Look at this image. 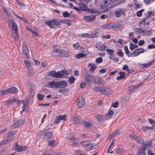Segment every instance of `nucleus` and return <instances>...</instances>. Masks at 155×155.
I'll return each instance as SVG.
<instances>
[{
	"instance_id": "338daca9",
	"label": "nucleus",
	"mask_w": 155,
	"mask_h": 155,
	"mask_svg": "<svg viewBox=\"0 0 155 155\" xmlns=\"http://www.w3.org/2000/svg\"><path fill=\"white\" fill-rule=\"evenodd\" d=\"M138 47L137 45H134L133 44H131L130 45V48H136Z\"/></svg>"
},
{
	"instance_id": "f257e3e1",
	"label": "nucleus",
	"mask_w": 155,
	"mask_h": 155,
	"mask_svg": "<svg viewBox=\"0 0 155 155\" xmlns=\"http://www.w3.org/2000/svg\"><path fill=\"white\" fill-rule=\"evenodd\" d=\"M54 51L52 52V55L55 56H58L62 55L64 57L68 56L69 55V53H67L65 51L63 50H59V49H54Z\"/></svg>"
},
{
	"instance_id": "6ab92c4d",
	"label": "nucleus",
	"mask_w": 155,
	"mask_h": 155,
	"mask_svg": "<svg viewBox=\"0 0 155 155\" xmlns=\"http://www.w3.org/2000/svg\"><path fill=\"white\" fill-rule=\"evenodd\" d=\"M85 81L86 83L87 84L91 85L90 78H91V75L88 74L85 75Z\"/></svg>"
},
{
	"instance_id": "b1692460",
	"label": "nucleus",
	"mask_w": 155,
	"mask_h": 155,
	"mask_svg": "<svg viewBox=\"0 0 155 155\" xmlns=\"http://www.w3.org/2000/svg\"><path fill=\"white\" fill-rule=\"evenodd\" d=\"M23 54L26 58H28L29 57L30 52L28 49H23Z\"/></svg>"
},
{
	"instance_id": "20e7f679",
	"label": "nucleus",
	"mask_w": 155,
	"mask_h": 155,
	"mask_svg": "<svg viewBox=\"0 0 155 155\" xmlns=\"http://www.w3.org/2000/svg\"><path fill=\"white\" fill-rule=\"evenodd\" d=\"M125 10L121 8H117L114 11L115 16L119 18L120 17L121 15L125 16Z\"/></svg>"
},
{
	"instance_id": "2f4dec72",
	"label": "nucleus",
	"mask_w": 155,
	"mask_h": 155,
	"mask_svg": "<svg viewBox=\"0 0 155 155\" xmlns=\"http://www.w3.org/2000/svg\"><path fill=\"white\" fill-rule=\"evenodd\" d=\"M134 31L135 32H137L138 33H141L145 32V31L139 28H136L134 29Z\"/></svg>"
},
{
	"instance_id": "c85d7f7f",
	"label": "nucleus",
	"mask_w": 155,
	"mask_h": 155,
	"mask_svg": "<svg viewBox=\"0 0 155 155\" xmlns=\"http://www.w3.org/2000/svg\"><path fill=\"white\" fill-rule=\"evenodd\" d=\"M120 25L119 24L117 23H112V28H113L114 29H116L119 28Z\"/></svg>"
},
{
	"instance_id": "49530a36",
	"label": "nucleus",
	"mask_w": 155,
	"mask_h": 155,
	"mask_svg": "<svg viewBox=\"0 0 155 155\" xmlns=\"http://www.w3.org/2000/svg\"><path fill=\"white\" fill-rule=\"evenodd\" d=\"M103 61V58L101 57H99L96 59V62L97 64L102 63Z\"/></svg>"
},
{
	"instance_id": "052dcab7",
	"label": "nucleus",
	"mask_w": 155,
	"mask_h": 155,
	"mask_svg": "<svg viewBox=\"0 0 155 155\" xmlns=\"http://www.w3.org/2000/svg\"><path fill=\"white\" fill-rule=\"evenodd\" d=\"M124 50H125L126 54H128V57L131 56L132 54L131 53V51L130 52L128 50V49H124Z\"/></svg>"
},
{
	"instance_id": "9b49d317",
	"label": "nucleus",
	"mask_w": 155,
	"mask_h": 155,
	"mask_svg": "<svg viewBox=\"0 0 155 155\" xmlns=\"http://www.w3.org/2000/svg\"><path fill=\"white\" fill-rule=\"evenodd\" d=\"M73 120L74 123L75 124L81 123L82 124V123L83 120L81 119L80 117L77 115H75L74 116Z\"/></svg>"
},
{
	"instance_id": "a878e982",
	"label": "nucleus",
	"mask_w": 155,
	"mask_h": 155,
	"mask_svg": "<svg viewBox=\"0 0 155 155\" xmlns=\"http://www.w3.org/2000/svg\"><path fill=\"white\" fill-rule=\"evenodd\" d=\"M57 72H56L55 71H49L48 72V75L50 76H52L55 78H57V77H56L57 76V74H56Z\"/></svg>"
},
{
	"instance_id": "7c9ffc66",
	"label": "nucleus",
	"mask_w": 155,
	"mask_h": 155,
	"mask_svg": "<svg viewBox=\"0 0 155 155\" xmlns=\"http://www.w3.org/2000/svg\"><path fill=\"white\" fill-rule=\"evenodd\" d=\"M154 61H150L146 64H143L141 65V66L142 68L147 67L148 66L152 64L154 62Z\"/></svg>"
},
{
	"instance_id": "a19ab883",
	"label": "nucleus",
	"mask_w": 155,
	"mask_h": 155,
	"mask_svg": "<svg viewBox=\"0 0 155 155\" xmlns=\"http://www.w3.org/2000/svg\"><path fill=\"white\" fill-rule=\"evenodd\" d=\"M10 140L9 139L5 140H4L2 141L0 143V147L2 145H4L6 143L9 142L10 141Z\"/></svg>"
},
{
	"instance_id": "bf43d9fd",
	"label": "nucleus",
	"mask_w": 155,
	"mask_h": 155,
	"mask_svg": "<svg viewBox=\"0 0 155 155\" xmlns=\"http://www.w3.org/2000/svg\"><path fill=\"white\" fill-rule=\"evenodd\" d=\"M124 150L123 148H118L116 150L115 153H120L123 152Z\"/></svg>"
},
{
	"instance_id": "ddd939ff",
	"label": "nucleus",
	"mask_w": 155,
	"mask_h": 155,
	"mask_svg": "<svg viewBox=\"0 0 155 155\" xmlns=\"http://www.w3.org/2000/svg\"><path fill=\"white\" fill-rule=\"evenodd\" d=\"M47 85L48 87H58V82H56L54 80L51 82H49L47 83Z\"/></svg>"
},
{
	"instance_id": "a18cd8bd",
	"label": "nucleus",
	"mask_w": 155,
	"mask_h": 155,
	"mask_svg": "<svg viewBox=\"0 0 155 155\" xmlns=\"http://www.w3.org/2000/svg\"><path fill=\"white\" fill-rule=\"evenodd\" d=\"M16 101V100L14 98H12L11 99L8 101L7 102L8 105L11 104L15 102Z\"/></svg>"
},
{
	"instance_id": "09e8293b",
	"label": "nucleus",
	"mask_w": 155,
	"mask_h": 155,
	"mask_svg": "<svg viewBox=\"0 0 155 155\" xmlns=\"http://www.w3.org/2000/svg\"><path fill=\"white\" fill-rule=\"evenodd\" d=\"M16 132L15 131H12L7 134V136L10 137L15 135Z\"/></svg>"
},
{
	"instance_id": "37998d69",
	"label": "nucleus",
	"mask_w": 155,
	"mask_h": 155,
	"mask_svg": "<svg viewBox=\"0 0 155 155\" xmlns=\"http://www.w3.org/2000/svg\"><path fill=\"white\" fill-rule=\"evenodd\" d=\"M61 120L65 121L66 119V115H61L58 116Z\"/></svg>"
},
{
	"instance_id": "2eb2a0df",
	"label": "nucleus",
	"mask_w": 155,
	"mask_h": 155,
	"mask_svg": "<svg viewBox=\"0 0 155 155\" xmlns=\"http://www.w3.org/2000/svg\"><path fill=\"white\" fill-rule=\"evenodd\" d=\"M25 123V121L24 120L20 119L13 124L12 126L14 128L18 127L19 126L21 125L22 124Z\"/></svg>"
},
{
	"instance_id": "4468645a",
	"label": "nucleus",
	"mask_w": 155,
	"mask_h": 155,
	"mask_svg": "<svg viewBox=\"0 0 155 155\" xmlns=\"http://www.w3.org/2000/svg\"><path fill=\"white\" fill-rule=\"evenodd\" d=\"M114 112L112 110H110L104 117V120H108L110 119L111 116L113 114Z\"/></svg>"
},
{
	"instance_id": "f3484780",
	"label": "nucleus",
	"mask_w": 155,
	"mask_h": 155,
	"mask_svg": "<svg viewBox=\"0 0 155 155\" xmlns=\"http://www.w3.org/2000/svg\"><path fill=\"white\" fill-rule=\"evenodd\" d=\"M82 51L83 53H81L77 54L75 55V57L79 59L85 57L86 55V54L87 53V51Z\"/></svg>"
},
{
	"instance_id": "58836bf2",
	"label": "nucleus",
	"mask_w": 155,
	"mask_h": 155,
	"mask_svg": "<svg viewBox=\"0 0 155 155\" xmlns=\"http://www.w3.org/2000/svg\"><path fill=\"white\" fill-rule=\"evenodd\" d=\"M48 144L49 146H54L55 144V141L54 140L50 141V140L48 141Z\"/></svg>"
},
{
	"instance_id": "6e6d98bb",
	"label": "nucleus",
	"mask_w": 155,
	"mask_h": 155,
	"mask_svg": "<svg viewBox=\"0 0 155 155\" xmlns=\"http://www.w3.org/2000/svg\"><path fill=\"white\" fill-rule=\"evenodd\" d=\"M106 51L110 54H112L114 52V51L111 49H106Z\"/></svg>"
},
{
	"instance_id": "4d7b16f0",
	"label": "nucleus",
	"mask_w": 155,
	"mask_h": 155,
	"mask_svg": "<svg viewBox=\"0 0 155 155\" xmlns=\"http://www.w3.org/2000/svg\"><path fill=\"white\" fill-rule=\"evenodd\" d=\"M87 12H89L91 13V14H93L94 13H96V11L95 9H87Z\"/></svg>"
},
{
	"instance_id": "774afa93",
	"label": "nucleus",
	"mask_w": 155,
	"mask_h": 155,
	"mask_svg": "<svg viewBox=\"0 0 155 155\" xmlns=\"http://www.w3.org/2000/svg\"><path fill=\"white\" fill-rule=\"evenodd\" d=\"M24 63L27 68H29L30 66V64L29 62L26 60L24 61Z\"/></svg>"
},
{
	"instance_id": "aec40b11",
	"label": "nucleus",
	"mask_w": 155,
	"mask_h": 155,
	"mask_svg": "<svg viewBox=\"0 0 155 155\" xmlns=\"http://www.w3.org/2000/svg\"><path fill=\"white\" fill-rule=\"evenodd\" d=\"M134 139L138 143L142 144V143H143V141L142 138L136 135H134Z\"/></svg>"
},
{
	"instance_id": "393cba45",
	"label": "nucleus",
	"mask_w": 155,
	"mask_h": 155,
	"mask_svg": "<svg viewBox=\"0 0 155 155\" xmlns=\"http://www.w3.org/2000/svg\"><path fill=\"white\" fill-rule=\"evenodd\" d=\"M95 47L97 48H106L104 45L100 42L96 43L95 45Z\"/></svg>"
},
{
	"instance_id": "5701e85b",
	"label": "nucleus",
	"mask_w": 155,
	"mask_h": 155,
	"mask_svg": "<svg viewBox=\"0 0 155 155\" xmlns=\"http://www.w3.org/2000/svg\"><path fill=\"white\" fill-rule=\"evenodd\" d=\"M10 93L11 94H16L18 91V89L15 87H12L9 88Z\"/></svg>"
},
{
	"instance_id": "864d4df0",
	"label": "nucleus",
	"mask_w": 155,
	"mask_h": 155,
	"mask_svg": "<svg viewBox=\"0 0 155 155\" xmlns=\"http://www.w3.org/2000/svg\"><path fill=\"white\" fill-rule=\"evenodd\" d=\"M29 98H32L35 95V93L34 91H31L29 93Z\"/></svg>"
},
{
	"instance_id": "0eeeda50",
	"label": "nucleus",
	"mask_w": 155,
	"mask_h": 155,
	"mask_svg": "<svg viewBox=\"0 0 155 155\" xmlns=\"http://www.w3.org/2000/svg\"><path fill=\"white\" fill-rule=\"evenodd\" d=\"M131 50V53L132 56L134 57L138 55L141 53H143L144 51V49H136L135 50L132 51L134 49H130Z\"/></svg>"
},
{
	"instance_id": "c03bdc74",
	"label": "nucleus",
	"mask_w": 155,
	"mask_h": 155,
	"mask_svg": "<svg viewBox=\"0 0 155 155\" xmlns=\"http://www.w3.org/2000/svg\"><path fill=\"white\" fill-rule=\"evenodd\" d=\"M37 96L38 100L39 101H42L44 97V96L43 95L40 94H37Z\"/></svg>"
},
{
	"instance_id": "f8f14e48",
	"label": "nucleus",
	"mask_w": 155,
	"mask_h": 155,
	"mask_svg": "<svg viewBox=\"0 0 155 155\" xmlns=\"http://www.w3.org/2000/svg\"><path fill=\"white\" fill-rule=\"evenodd\" d=\"M12 37L15 40H17L19 38V35L18 32V29H14L12 30Z\"/></svg>"
},
{
	"instance_id": "4c0bfd02",
	"label": "nucleus",
	"mask_w": 155,
	"mask_h": 155,
	"mask_svg": "<svg viewBox=\"0 0 155 155\" xmlns=\"http://www.w3.org/2000/svg\"><path fill=\"white\" fill-rule=\"evenodd\" d=\"M152 30V28H151L148 31H145V32H144V33H143V35L144 36H147V35H151V34L152 33L151 31Z\"/></svg>"
},
{
	"instance_id": "4be33fe9",
	"label": "nucleus",
	"mask_w": 155,
	"mask_h": 155,
	"mask_svg": "<svg viewBox=\"0 0 155 155\" xmlns=\"http://www.w3.org/2000/svg\"><path fill=\"white\" fill-rule=\"evenodd\" d=\"M57 76L56 77H57V78L64 77L66 74V72L62 70L61 71H59L57 72Z\"/></svg>"
},
{
	"instance_id": "5fc2aeb1",
	"label": "nucleus",
	"mask_w": 155,
	"mask_h": 155,
	"mask_svg": "<svg viewBox=\"0 0 155 155\" xmlns=\"http://www.w3.org/2000/svg\"><path fill=\"white\" fill-rule=\"evenodd\" d=\"M97 67L94 65H92L89 70V71H91V72H93L96 68Z\"/></svg>"
},
{
	"instance_id": "a211bd4d",
	"label": "nucleus",
	"mask_w": 155,
	"mask_h": 155,
	"mask_svg": "<svg viewBox=\"0 0 155 155\" xmlns=\"http://www.w3.org/2000/svg\"><path fill=\"white\" fill-rule=\"evenodd\" d=\"M145 146H143L142 148H140L137 151L136 153L137 155L145 154Z\"/></svg>"
},
{
	"instance_id": "680f3d73",
	"label": "nucleus",
	"mask_w": 155,
	"mask_h": 155,
	"mask_svg": "<svg viewBox=\"0 0 155 155\" xmlns=\"http://www.w3.org/2000/svg\"><path fill=\"white\" fill-rule=\"evenodd\" d=\"M52 151L50 150L46 151L43 155H51Z\"/></svg>"
},
{
	"instance_id": "7ed1b4c3",
	"label": "nucleus",
	"mask_w": 155,
	"mask_h": 155,
	"mask_svg": "<svg viewBox=\"0 0 155 155\" xmlns=\"http://www.w3.org/2000/svg\"><path fill=\"white\" fill-rule=\"evenodd\" d=\"M60 21L58 20L51 19L49 21H45V23L50 27L53 28L54 25L56 26L60 25Z\"/></svg>"
},
{
	"instance_id": "cd10ccee",
	"label": "nucleus",
	"mask_w": 155,
	"mask_h": 155,
	"mask_svg": "<svg viewBox=\"0 0 155 155\" xmlns=\"http://www.w3.org/2000/svg\"><path fill=\"white\" fill-rule=\"evenodd\" d=\"M143 83H140L139 84L133 85L130 87V89L132 90H135L137 88H139L140 86H141Z\"/></svg>"
},
{
	"instance_id": "0e129e2a",
	"label": "nucleus",
	"mask_w": 155,
	"mask_h": 155,
	"mask_svg": "<svg viewBox=\"0 0 155 155\" xmlns=\"http://www.w3.org/2000/svg\"><path fill=\"white\" fill-rule=\"evenodd\" d=\"M101 37L103 38L108 39L110 38V36L109 35L107 34L105 35H102Z\"/></svg>"
},
{
	"instance_id": "e433bc0d",
	"label": "nucleus",
	"mask_w": 155,
	"mask_h": 155,
	"mask_svg": "<svg viewBox=\"0 0 155 155\" xmlns=\"http://www.w3.org/2000/svg\"><path fill=\"white\" fill-rule=\"evenodd\" d=\"M75 80V78L71 76L68 79L69 82L70 84H72L74 82Z\"/></svg>"
},
{
	"instance_id": "72a5a7b5",
	"label": "nucleus",
	"mask_w": 155,
	"mask_h": 155,
	"mask_svg": "<svg viewBox=\"0 0 155 155\" xmlns=\"http://www.w3.org/2000/svg\"><path fill=\"white\" fill-rule=\"evenodd\" d=\"M79 5L80 7L82 8V9L85 10H87V6L85 5L84 4L82 3H79Z\"/></svg>"
},
{
	"instance_id": "f704fd0d",
	"label": "nucleus",
	"mask_w": 155,
	"mask_h": 155,
	"mask_svg": "<svg viewBox=\"0 0 155 155\" xmlns=\"http://www.w3.org/2000/svg\"><path fill=\"white\" fill-rule=\"evenodd\" d=\"M103 87L97 86H96L94 87L95 90L96 91L100 92L101 94L102 91L103 90Z\"/></svg>"
},
{
	"instance_id": "8fccbe9b",
	"label": "nucleus",
	"mask_w": 155,
	"mask_h": 155,
	"mask_svg": "<svg viewBox=\"0 0 155 155\" xmlns=\"http://www.w3.org/2000/svg\"><path fill=\"white\" fill-rule=\"evenodd\" d=\"M56 120L54 121V124L56 125L58 124L59 122H61V120L59 118V117L58 116H56Z\"/></svg>"
},
{
	"instance_id": "bb28decb",
	"label": "nucleus",
	"mask_w": 155,
	"mask_h": 155,
	"mask_svg": "<svg viewBox=\"0 0 155 155\" xmlns=\"http://www.w3.org/2000/svg\"><path fill=\"white\" fill-rule=\"evenodd\" d=\"M96 80V83L97 84H104L105 81L101 78H98Z\"/></svg>"
},
{
	"instance_id": "9d476101",
	"label": "nucleus",
	"mask_w": 155,
	"mask_h": 155,
	"mask_svg": "<svg viewBox=\"0 0 155 155\" xmlns=\"http://www.w3.org/2000/svg\"><path fill=\"white\" fill-rule=\"evenodd\" d=\"M103 90L102 94L104 95H110L113 93V90L110 88L104 87L103 88Z\"/></svg>"
},
{
	"instance_id": "603ef678",
	"label": "nucleus",
	"mask_w": 155,
	"mask_h": 155,
	"mask_svg": "<svg viewBox=\"0 0 155 155\" xmlns=\"http://www.w3.org/2000/svg\"><path fill=\"white\" fill-rule=\"evenodd\" d=\"M119 131L118 130H115L112 133L114 137H115L116 135H118L119 133Z\"/></svg>"
},
{
	"instance_id": "c756f323",
	"label": "nucleus",
	"mask_w": 155,
	"mask_h": 155,
	"mask_svg": "<svg viewBox=\"0 0 155 155\" xmlns=\"http://www.w3.org/2000/svg\"><path fill=\"white\" fill-rule=\"evenodd\" d=\"M97 78V77L95 75H91V78H90L91 84L93 82H94L95 83H96Z\"/></svg>"
},
{
	"instance_id": "69168bd1",
	"label": "nucleus",
	"mask_w": 155,
	"mask_h": 155,
	"mask_svg": "<svg viewBox=\"0 0 155 155\" xmlns=\"http://www.w3.org/2000/svg\"><path fill=\"white\" fill-rule=\"evenodd\" d=\"M118 101H117L112 104V106L114 108H116L118 107Z\"/></svg>"
},
{
	"instance_id": "39448f33",
	"label": "nucleus",
	"mask_w": 155,
	"mask_h": 155,
	"mask_svg": "<svg viewBox=\"0 0 155 155\" xmlns=\"http://www.w3.org/2000/svg\"><path fill=\"white\" fill-rule=\"evenodd\" d=\"M14 145L13 146V149L15 150H17L18 152L23 151H25L26 150L27 147L26 146H20L17 142L14 143Z\"/></svg>"
},
{
	"instance_id": "ea45409f",
	"label": "nucleus",
	"mask_w": 155,
	"mask_h": 155,
	"mask_svg": "<svg viewBox=\"0 0 155 155\" xmlns=\"http://www.w3.org/2000/svg\"><path fill=\"white\" fill-rule=\"evenodd\" d=\"M81 143L82 146L85 147L87 146L90 145V142L89 141L86 140L82 142Z\"/></svg>"
},
{
	"instance_id": "de8ad7c7",
	"label": "nucleus",
	"mask_w": 155,
	"mask_h": 155,
	"mask_svg": "<svg viewBox=\"0 0 155 155\" xmlns=\"http://www.w3.org/2000/svg\"><path fill=\"white\" fill-rule=\"evenodd\" d=\"M68 89L67 88H65L64 89H60L59 91V92L61 93H64L68 92Z\"/></svg>"
},
{
	"instance_id": "79ce46f5",
	"label": "nucleus",
	"mask_w": 155,
	"mask_h": 155,
	"mask_svg": "<svg viewBox=\"0 0 155 155\" xmlns=\"http://www.w3.org/2000/svg\"><path fill=\"white\" fill-rule=\"evenodd\" d=\"M97 118L98 120L100 122L104 120V117L99 114L97 115Z\"/></svg>"
},
{
	"instance_id": "dca6fc26",
	"label": "nucleus",
	"mask_w": 155,
	"mask_h": 155,
	"mask_svg": "<svg viewBox=\"0 0 155 155\" xmlns=\"http://www.w3.org/2000/svg\"><path fill=\"white\" fill-rule=\"evenodd\" d=\"M58 87L59 88H63L66 87L68 84L65 81H62L60 82H58Z\"/></svg>"
},
{
	"instance_id": "412c9836",
	"label": "nucleus",
	"mask_w": 155,
	"mask_h": 155,
	"mask_svg": "<svg viewBox=\"0 0 155 155\" xmlns=\"http://www.w3.org/2000/svg\"><path fill=\"white\" fill-rule=\"evenodd\" d=\"M9 24L11 25L12 26V30H13L14 29H15V30L18 29L17 24L13 19L12 20L10 21Z\"/></svg>"
},
{
	"instance_id": "1a4fd4ad",
	"label": "nucleus",
	"mask_w": 155,
	"mask_h": 155,
	"mask_svg": "<svg viewBox=\"0 0 155 155\" xmlns=\"http://www.w3.org/2000/svg\"><path fill=\"white\" fill-rule=\"evenodd\" d=\"M84 19L87 22H91L95 20L96 16L94 15L85 16L84 17Z\"/></svg>"
},
{
	"instance_id": "6e6552de",
	"label": "nucleus",
	"mask_w": 155,
	"mask_h": 155,
	"mask_svg": "<svg viewBox=\"0 0 155 155\" xmlns=\"http://www.w3.org/2000/svg\"><path fill=\"white\" fill-rule=\"evenodd\" d=\"M85 101L84 98L82 96L79 97L78 98V106L79 108L83 107L85 104Z\"/></svg>"
},
{
	"instance_id": "e2e57ef3",
	"label": "nucleus",
	"mask_w": 155,
	"mask_h": 155,
	"mask_svg": "<svg viewBox=\"0 0 155 155\" xmlns=\"http://www.w3.org/2000/svg\"><path fill=\"white\" fill-rule=\"evenodd\" d=\"M149 122L153 126H155V121L152 119H150L149 120Z\"/></svg>"
},
{
	"instance_id": "13d9d810",
	"label": "nucleus",
	"mask_w": 155,
	"mask_h": 155,
	"mask_svg": "<svg viewBox=\"0 0 155 155\" xmlns=\"http://www.w3.org/2000/svg\"><path fill=\"white\" fill-rule=\"evenodd\" d=\"M63 15L64 17L67 18L69 17L70 15L67 12L65 11L63 13Z\"/></svg>"
},
{
	"instance_id": "473e14b6",
	"label": "nucleus",
	"mask_w": 155,
	"mask_h": 155,
	"mask_svg": "<svg viewBox=\"0 0 155 155\" xmlns=\"http://www.w3.org/2000/svg\"><path fill=\"white\" fill-rule=\"evenodd\" d=\"M145 19H142L139 22V27L141 28H143L145 26Z\"/></svg>"
},
{
	"instance_id": "423d86ee",
	"label": "nucleus",
	"mask_w": 155,
	"mask_h": 155,
	"mask_svg": "<svg viewBox=\"0 0 155 155\" xmlns=\"http://www.w3.org/2000/svg\"><path fill=\"white\" fill-rule=\"evenodd\" d=\"M111 4L110 1L109 0H105L104 2H102L101 5V7L103 8L106 9L104 11L107 12L108 11V6Z\"/></svg>"
},
{
	"instance_id": "c9c22d12",
	"label": "nucleus",
	"mask_w": 155,
	"mask_h": 155,
	"mask_svg": "<svg viewBox=\"0 0 155 155\" xmlns=\"http://www.w3.org/2000/svg\"><path fill=\"white\" fill-rule=\"evenodd\" d=\"M82 123V124H84V126L86 127H92V125L91 124L90 122H89L88 121H85L83 120Z\"/></svg>"
},
{
	"instance_id": "f03ea898",
	"label": "nucleus",
	"mask_w": 155,
	"mask_h": 155,
	"mask_svg": "<svg viewBox=\"0 0 155 155\" xmlns=\"http://www.w3.org/2000/svg\"><path fill=\"white\" fill-rule=\"evenodd\" d=\"M49 129H46L41 130L39 133L40 136H42L43 134H44L43 138L44 139L47 140L50 139L52 135V133L51 131H46L47 130H49Z\"/></svg>"
},
{
	"instance_id": "3c124183",
	"label": "nucleus",
	"mask_w": 155,
	"mask_h": 155,
	"mask_svg": "<svg viewBox=\"0 0 155 155\" xmlns=\"http://www.w3.org/2000/svg\"><path fill=\"white\" fill-rule=\"evenodd\" d=\"M144 11V9H142L138 11L137 12V15L138 17H140L141 16L142 12Z\"/></svg>"
}]
</instances>
